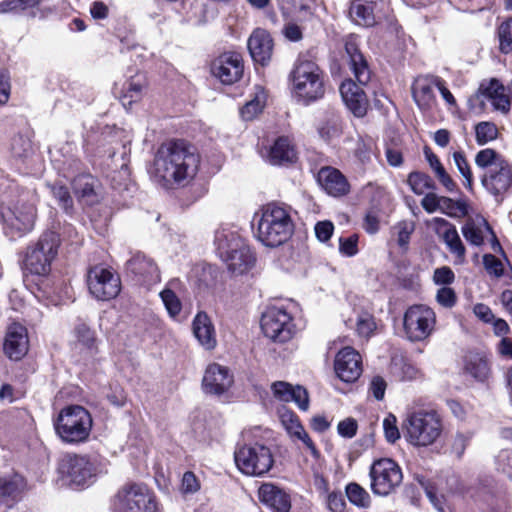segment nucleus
<instances>
[{
	"mask_svg": "<svg viewBox=\"0 0 512 512\" xmlns=\"http://www.w3.org/2000/svg\"><path fill=\"white\" fill-rule=\"evenodd\" d=\"M282 422L288 433L295 438H299L306 431L294 414L283 415Z\"/></svg>",
	"mask_w": 512,
	"mask_h": 512,
	"instance_id": "56",
	"label": "nucleus"
},
{
	"mask_svg": "<svg viewBox=\"0 0 512 512\" xmlns=\"http://www.w3.org/2000/svg\"><path fill=\"white\" fill-rule=\"evenodd\" d=\"M395 377L401 381H412L416 380L421 376V373L417 367L411 363L403 362L400 365L395 364L394 371Z\"/></svg>",
	"mask_w": 512,
	"mask_h": 512,
	"instance_id": "51",
	"label": "nucleus"
},
{
	"mask_svg": "<svg viewBox=\"0 0 512 512\" xmlns=\"http://www.w3.org/2000/svg\"><path fill=\"white\" fill-rule=\"evenodd\" d=\"M357 429V421L351 417L340 421L337 425V432L343 438H353L357 433Z\"/></svg>",
	"mask_w": 512,
	"mask_h": 512,
	"instance_id": "59",
	"label": "nucleus"
},
{
	"mask_svg": "<svg viewBox=\"0 0 512 512\" xmlns=\"http://www.w3.org/2000/svg\"><path fill=\"white\" fill-rule=\"evenodd\" d=\"M463 370L475 380L484 382L490 375V364L484 354L469 352L464 357Z\"/></svg>",
	"mask_w": 512,
	"mask_h": 512,
	"instance_id": "34",
	"label": "nucleus"
},
{
	"mask_svg": "<svg viewBox=\"0 0 512 512\" xmlns=\"http://www.w3.org/2000/svg\"><path fill=\"white\" fill-rule=\"evenodd\" d=\"M147 86L145 74L138 72L131 76L123 86L121 102L123 106H131L142 99Z\"/></svg>",
	"mask_w": 512,
	"mask_h": 512,
	"instance_id": "36",
	"label": "nucleus"
},
{
	"mask_svg": "<svg viewBox=\"0 0 512 512\" xmlns=\"http://www.w3.org/2000/svg\"><path fill=\"white\" fill-rule=\"evenodd\" d=\"M200 489V483L193 472H185L181 481V491L185 494L195 493Z\"/></svg>",
	"mask_w": 512,
	"mask_h": 512,
	"instance_id": "63",
	"label": "nucleus"
},
{
	"mask_svg": "<svg viewBox=\"0 0 512 512\" xmlns=\"http://www.w3.org/2000/svg\"><path fill=\"white\" fill-rule=\"evenodd\" d=\"M425 493L433 507L438 512H449V507L446 504L443 495H438L433 487H426Z\"/></svg>",
	"mask_w": 512,
	"mask_h": 512,
	"instance_id": "61",
	"label": "nucleus"
},
{
	"mask_svg": "<svg viewBox=\"0 0 512 512\" xmlns=\"http://www.w3.org/2000/svg\"><path fill=\"white\" fill-rule=\"evenodd\" d=\"M93 421L87 409L69 405L60 410L54 421L56 434L68 444L81 443L88 439Z\"/></svg>",
	"mask_w": 512,
	"mask_h": 512,
	"instance_id": "8",
	"label": "nucleus"
},
{
	"mask_svg": "<svg viewBox=\"0 0 512 512\" xmlns=\"http://www.w3.org/2000/svg\"><path fill=\"white\" fill-rule=\"evenodd\" d=\"M497 469L512 479V449H503L496 456Z\"/></svg>",
	"mask_w": 512,
	"mask_h": 512,
	"instance_id": "55",
	"label": "nucleus"
},
{
	"mask_svg": "<svg viewBox=\"0 0 512 512\" xmlns=\"http://www.w3.org/2000/svg\"><path fill=\"white\" fill-rule=\"evenodd\" d=\"M27 490L26 479L18 474L11 473L0 477V506L12 508L18 503Z\"/></svg>",
	"mask_w": 512,
	"mask_h": 512,
	"instance_id": "22",
	"label": "nucleus"
},
{
	"mask_svg": "<svg viewBox=\"0 0 512 512\" xmlns=\"http://www.w3.org/2000/svg\"><path fill=\"white\" fill-rule=\"evenodd\" d=\"M453 160L454 163L463 177V185L469 190L472 191L473 189V174L471 171V167L464 156L463 152L456 151L453 153Z\"/></svg>",
	"mask_w": 512,
	"mask_h": 512,
	"instance_id": "47",
	"label": "nucleus"
},
{
	"mask_svg": "<svg viewBox=\"0 0 512 512\" xmlns=\"http://www.w3.org/2000/svg\"><path fill=\"white\" fill-rule=\"evenodd\" d=\"M154 494L142 483L124 485L116 495L114 512H156Z\"/></svg>",
	"mask_w": 512,
	"mask_h": 512,
	"instance_id": "11",
	"label": "nucleus"
},
{
	"mask_svg": "<svg viewBox=\"0 0 512 512\" xmlns=\"http://www.w3.org/2000/svg\"><path fill=\"white\" fill-rule=\"evenodd\" d=\"M481 183L494 196L504 194L512 185V165L507 160L497 163V166L486 170Z\"/></svg>",
	"mask_w": 512,
	"mask_h": 512,
	"instance_id": "21",
	"label": "nucleus"
},
{
	"mask_svg": "<svg viewBox=\"0 0 512 512\" xmlns=\"http://www.w3.org/2000/svg\"><path fill=\"white\" fill-rule=\"evenodd\" d=\"M383 431L387 442L395 443L400 439V431L397 426V418L393 414H388L383 420Z\"/></svg>",
	"mask_w": 512,
	"mask_h": 512,
	"instance_id": "53",
	"label": "nucleus"
},
{
	"mask_svg": "<svg viewBox=\"0 0 512 512\" xmlns=\"http://www.w3.org/2000/svg\"><path fill=\"white\" fill-rule=\"evenodd\" d=\"M394 229L396 230L398 245L406 249L410 241V236L415 229V224L412 221L404 220L399 222Z\"/></svg>",
	"mask_w": 512,
	"mask_h": 512,
	"instance_id": "52",
	"label": "nucleus"
},
{
	"mask_svg": "<svg viewBox=\"0 0 512 512\" xmlns=\"http://www.w3.org/2000/svg\"><path fill=\"white\" fill-rule=\"evenodd\" d=\"M126 269L142 285L151 286L161 280L156 263L141 252H136L131 256L126 263Z\"/></svg>",
	"mask_w": 512,
	"mask_h": 512,
	"instance_id": "19",
	"label": "nucleus"
},
{
	"mask_svg": "<svg viewBox=\"0 0 512 512\" xmlns=\"http://www.w3.org/2000/svg\"><path fill=\"white\" fill-rule=\"evenodd\" d=\"M483 264L490 275L501 277L504 273L503 263L492 254L484 255Z\"/></svg>",
	"mask_w": 512,
	"mask_h": 512,
	"instance_id": "57",
	"label": "nucleus"
},
{
	"mask_svg": "<svg viewBox=\"0 0 512 512\" xmlns=\"http://www.w3.org/2000/svg\"><path fill=\"white\" fill-rule=\"evenodd\" d=\"M355 329L360 337H370L376 329L373 316L366 312L358 314L355 321Z\"/></svg>",
	"mask_w": 512,
	"mask_h": 512,
	"instance_id": "48",
	"label": "nucleus"
},
{
	"mask_svg": "<svg viewBox=\"0 0 512 512\" xmlns=\"http://www.w3.org/2000/svg\"><path fill=\"white\" fill-rule=\"evenodd\" d=\"M435 234L446 244L449 252L455 256V262L463 264L466 260V249L460 239L456 227L441 217H434L429 221Z\"/></svg>",
	"mask_w": 512,
	"mask_h": 512,
	"instance_id": "16",
	"label": "nucleus"
},
{
	"mask_svg": "<svg viewBox=\"0 0 512 512\" xmlns=\"http://www.w3.org/2000/svg\"><path fill=\"white\" fill-rule=\"evenodd\" d=\"M2 217L5 234L14 239L32 230L36 218V208L30 203L17 204L5 211Z\"/></svg>",
	"mask_w": 512,
	"mask_h": 512,
	"instance_id": "15",
	"label": "nucleus"
},
{
	"mask_svg": "<svg viewBox=\"0 0 512 512\" xmlns=\"http://www.w3.org/2000/svg\"><path fill=\"white\" fill-rule=\"evenodd\" d=\"M346 496L351 504L359 508H367L371 503L369 493L358 483L351 482L345 488Z\"/></svg>",
	"mask_w": 512,
	"mask_h": 512,
	"instance_id": "42",
	"label": "nucleus"
},
{
	"mask_svg": "<svg viewBox=\"0 0 512 512\" xmlns=\"http://www.w3.org/2000/svg\"><path fill=\"white\" fill-rule=\"evenodd\" d=\"M29 340L26 328L19 323L8 326L3 350L11 360H20L28 352Z\"/></svg>",
	"mask_w": 512,
	"mask_h": 512,
	"instance_id": "23",
	"label": "nucleus"
},
{
	"mask_svg": "<svg viewBox=\"0 0 512 512\" xmlns=\"http://www.w3.org/2000/svg\"><path fill=\"white\" fill-rule=\"evenodd\" d=\"M87 285L91 295L101 301L115 298L121 290L119 275L112 269L100 265L88 270Z\"/></svg>",
	"mask_w": 512,
	"mask_h": 512,
	"instance_id": "14",
	"label": "nucleus"
},
{
	"mask_svg": "<svg viewBox=\"0 0 512 512\" xmlns=\"http://www.w3.org/2000/svg\"><path fill=\"white\" fill-rule=\"evenodd\" d=\"M57 471L63 485L83 488L95 481L101 469L95 457L67 453L59 460Z\"/></svg>",
	"mask_w": 512,
	"mask_h": 512,
	"instance_id": "6",
	"label": "nucleus"
},
{
	"mask_svg": "<svg viewBox=\"0 0 512 512\" xmlns=\"http://www.w3.org/2000/svg\"><path fill=\"white\" fill-rule=\"evenodd\" d=\"M214 242L219 257L233 274H244L253 267L255 257L245 240L236 231L227 228L218 230Z\"/></svg>",
	"mask_w": 512,
	"mask_h": 512,
	"instance_id": "4",
	"label": "nucleus"
},
{
	"mask_svg": "<svg viewBox=\"0 0 512 512\" xmlns=\"http://www.w3.org/2000/svg\"><path fill=\"white\" fill-rule=\"evenodd\" d=\"M252 59L262 65L266 64L273 51V41L270 34L264 29H255L247 42Z\"/></svg>",
	"mask_w": 512,
	"mask_h": 512,
	"instance_id": "27",
	"label": "nucleus"
},
{
	"mask_svg": "<svg viewBox=\"0 0 512 512\" xmlns=\"http://www.w3.org/2000/svg\"><path fill=\"white\" fill-rule=\"evenodd\" d=\"M261 328L266 337L274 342L285 343L295 333L293 317L283 306H270L262 314Z\"/></svg>",
	"mask_w": 512,
	"mask_h": 512,
	"instance_id": "13",
	"label": "nucleus"
},
{
	"mask_svg": "<svg viewBox=\"0 0 512 512\" xmlns=\"http://www.w3.org/2000/svg\"><path fill=\"white\" fill-rule=\"evenodd\" d=\"M499 47L501 52H512V18L504 21L498 28Z\"/></svg>",
	"mask_w": 512,
	"mask_h": 512,
	"instance_id": "49",
	"label": "nucleus"
},
{
	"mask_svg": "<svg viewBox=\"0 0 512 512\" xmlns=\"http://www.w3.org/2000/svg\"><path fill=\"white\" fill-rule=\"evenodd\" d=\"M334 371L345 383H354L362 374L361 355L352 347H344L335 356Z\"/></svg>",
	"mask_w": 512,
	"mask_h": 512,
	"instance_id": "17",
	"label": "nucleus"
},
{
	"mask_svg": "<svg viewBox=\"0 0 512 512\" xmlns=\"http://www.w3.org/2000/svg\"><path fill=\"white\" fill-rule=\"evenodd\" d=\"M340 94L346 107L356 117L365 116L368 108V100L361 87L352 80H346L340 86Z\"/></svg>",
	"mask_w": 512,
	"mask_h": 512,
	"instance_id": "26",
	"label": "nucleus"
},
{
	"mask_svg": "<svg viewBox=\"0 0 512 512\" xmlns=\"http://www.w3.org/2000/svg\"><path fill=\"white\" fill-rule=\"evenodd\" d=\"M291 92L298 102L308 105L324 95L323 71L311 60L299 59L290 73Z\"/></svg>",
	"mask_w": 512,
	"mask_h": 512,
	"instance_id": "5",
	"label": "nucleus"
},
{
	"mask_svg": "<svg viewBox=\"0 0 512 512\" xmlns=\"http://www.w3.org/2000/svg\"><path fill=\"white\" fill-rule=\"evenodd\" d=\"M505 160L502 155L490 148L480 150L475 156L476 165L486 170H490L492 167L497 166V163Z\"/></svg>",
	"mask_w": 512,
	"mask_h": 512,
	"instance_id": "44",
	"label": "nucleus"
},
{
	"mask_svg": "<svg viewBox=\"0 0 512 512\" xmlns=\"http://www.w3.org/2000/svg\"><path fill=\"white\" fill-rule=\"evenodd\" d=\"M370 488L375 495L388 496L403 481V473L399 464L391 458H380L370 466Z\"/></svg>",
	"mask_w": 512,
	"mask_h": 512,
	"instance_id": "10",
	"label": "nucleus"
},
{
	"mask_svg": "<svg viewBox=\"0 0 512 512\" xmlns=\"http://www.w3.org/2000/svg\"><path fill=\"white\" fill-rule=\"evenodd\" d=\"M321 188L333 197H341L349 193L350 185L346 177L336 168L325 166L317 174Z\"/></svg>",
	"mask_w": 512,
	"mask_h": 512,
	"instance_id": "25",
	"label": "nucleus"
},
{
	"mask_svg": "<svg viewBox=\"0 0 512 512\" xmlns=\"http://www.w3.org/2000/svg\"><path fill=\"white\" fill-rule=\"evenodd\" d=\"M349 15L351 20L359 26L372 27L376 24L372 2L353 0L350 4Z\"/></svg>",
	"mask_w": 512,
	"mask_h": 512,
	"instance_id": "38",
	"label": "nucleus"
},
{
	"mask_svg": "<svg viewBox=\"0 0 512 512\" xmlns=\"http://www.w3.org/2000/svg\"><path fill=\"white\" fill-rule=\"evenodd\" d=\"M258 498L271 512H289L291 509L290 496L273 483L261 484L258 489Z\"/></svg>",
	"mask_w": 512,
	"mask_h": 512,
	"instance_id": "24",
	"label": "nucleus"
},
{
	"mask_svg": "<svg viewBox=\"0 0 512 512\" xmlns=\"http://www.w3.org/2000/svg\"><path fill=\"white\" fill-rule=\"evenodd\" d=\"M266 102V94L262 87H256L253 98L245 103L240 110L243 120L250 121L260 114Z\"/></svg>",
	"mask_w": 512,
	"mask_h": 512,
	"instance_id": "39",
	"label": "nucleus"
},
{
	"mask_svg": "<svg viewBox=\"0 0 512 512\" xmlns=\"http://www.w3.org/2000/svg\"><path fill=\"white\" fill-rule=\"evenodd\" d=\"M479 94L484 99L490 101L493 108L502 113L510 110L511 102L507 89L496 79L483 82L479 88Z\"/></svg>",
	"mask_w": 512,
	"mask_h": 512,
	"instance_id": "29",
	"label": "nucleus"
},
{
	"mask_svg": "<svg viewBox=\"0 0 512 512\" xmlns=\"http://www.w3.org/2000/svg\"><path fill=\"white\" fill-rule=\"evenodd\" d=\"M339 252L346 257L355 256L358 253V235L353 234L348 237H340Z\"/></svg>",
	"mask_w": 512,
	"mask_h": 512,
	"instance_id": "54",
	"label": "nucleus"
},
{
	"mask_svg": "<svg viewBox=\"0 0 512 512\" xmlns=\"http://www.w3.org/2000/svg\"><path fill=\"white\" fill-rule=\"evenodd\" d=\"M441 197L433 192L425 194L421 200L422 208L429 214L440 211Z\"/></svg>",
	"mask_w": 512,
	"mask_h": 512,
	"instance_id": "62",
	"label": "nucleus"
},
{
	"mask_svg": "<svg viewBox=\"0 0 512 512\" xmlns=\"http://www.w3.org/2000/svg\"><path fill=\"white\" fill-rule=\"evenodd\" d=\"M407 184L410 189L417 195H423L427 190L435 189V183L432 178L419 171L411 172L407 178Z\"/></svg>",
	"mask_w": 512,
	"mask_h": 512,
	"instance_id": "41",
	"label": "nucleus"
},
{
	"mask_svg": "<svg viewBox=\"0 0 512 512\" xmlns=\"http://www.w3.org/2000/svg\"><path fill=\"white\" fill-rule=\"evenodd\" d=\"M402 431L405 439L412 446L428 447L440 438L443 421L437 411L419 409L407 413L402 423Z\"/></svg>",
	"mask_w": 512,
	"mask_h": 512,
	"instance_id": "3",
	"label": "nucleus"
},
{
	"mask_svg": "<svg viewBox=\"0 0 512 512\" xmlns=\"http://www.w3.org/2000/svg\"><path fill=\"white\" fill-rule=\"evenodd\" d=\"M498 136V129L492 122L483 121L475 126L476 142L479 145H485L495 140Z\"/></svg>",
	"mask_w": 512,
	"mask_h": 512,
	"instance_id": "45",
	"label": "nucleus"
},
{
	"mask_svg": "<svg viewBox=\"0 0 512 512\" xmlns=\"http://www.w3.org/2000/svg\"><path fill=\"white\" fill-rule=\"evenodd\" d=\"M72 187L78 201L92 206L99 201L98 181L90 174H81L74 178Z\"/></svg>",
	"mask_w": 512,
	"mask_h": 512,
	"instance_id": "31",
	"label": "nucleus"
},
{
	"mask_svg": "<svg viewBox=\"0 0 512 512\" xmlns=\"http://www.w3.org/2000/svg\"><path fill=\"white\" fill-rule=\"evenodd\" d=\"M440 212L452 218H461L467 214V206L463 201H455L449 197L442 196Z\"/></svg>",
	"mask_w": 512,
	"mask_h": 512,
	"instance_id": "43",
	"label": "nucleus"
},
{
	"mask_svg": "<svg viewBox=\"0 0 512 512\" xmlns=\"http://www.w3.org/2000/svg\"><path fill=\"white\" fill-rule=\"evenodd\" d=\"M274 397L281 402H294L299 409L309 408L308 392L302 386H292L284 381L274 382L271 386Z\"/></svg>",
	"mask_w": 512,
	"mask_h": 512,
	"instance_id": "28",
	"label": "nucleus"
},
{
	"mask_svg": "<svg viewBox=\"0 0 512 512\" xmlns=\"http://www.w3.org/2000/svg\"><path fill=\"white\" fill-rule=\"evenodd\" d=\"M51 193L62 209L66 212H69L72 209L73 200L66 186L54 184L51 186Z\"/></svg>",
	"mask_w": 512,
	"mask_h": 512,
	"instance_id": "50",
	"label": "nucleus"
},
{
	"mask_svg": "<svg viewBox=\"0 0 512 512\" xmlns=\"http://www.w3.org/2000/svg\"><path fill=\"white\" fill-rule=\"evenodd\" d=\"M200 157L194 147L183 140L170 141L160 146L154 158L151 176L165 188L186 185L196 176Z\"/></svg>",
	"mask_w": 512,
	"mask_h": 512,
	"instance_id": "1",
	"label": "nucleus"
},
{
	"mask_svg": "<svg viewBox=\"0 0 512 512\" xmlns=\"http://www.w3.org/2000/svg\"><path fill=\"white\" fill-rule=\"evenodd\" d=\"M212 74L223 84H233L243 74V61L239 53L227 52L216 58L211 66Z\"/></svg>",
	"mask_w": 512,
	"mask_h": 512,
	"instance_id": "18",
	"label": "nucleus"
},
{
	"mask_svg": "<svg viewBox=\"0 0 512 512\" xmlns=\"http://www.w3.org/2000/svg\"><path fill=\"white\" fill-rule=\"evenodd\" d=\"M60 246V236L54 231L44 232L38 241L27 247L22 261L25 275L46 276L51 271Z\"/></svg>",
	"mask_w": 512,
	"mask_h": 512,
	"instance_id": "7",
	"label": "nucleus"
},
{
	"mask_svg": "<svg viewBox=\"0 0 512 512\" xmlns=\"http://www.w3.org/2000/svg\"><path fill=\"white\" fill-rule=\"evenodd\" d=\"M461 230L464 238L475 246L483 244L485 233H492L491 227L485 220L478 224L475 222H467Z\"/></svg>",
	"mask_w": 512,
	"mask_h": 512,
	"instance_id": "40",
	"label": "nucleus"
},
{
	"mask_svg": "<svg viewBox=\"0 0 512 512\" xmlns=\"http://www.w3.org/2000/svg\"><path fill=\"white\" fill-rule=\"evenodd\" d=\"M455 280V274L452 269L448 266H442L437 268L433 274V281L437 285L447 286L452 284Z\"/></svg>",
	"mask_w": 512,
	"mask_h": 512,
	"instance_id": "60",
	"label": "nucleus"
},
{
	"mask_svg": "<svg viewBox=\"0 0 512 512\" xmlns=\"http://www.w3.org/2000/svg\"><path fill=\"white\" fill-rule=\"evenodd\" d=\"M345 500L341 492L327 494V507L331 512H344Z\"/></svg>",
	"mask_w": 512,
	"mask_h": 512,
	"instance_id": "64",
	"label": "nucleus"
},
{
	"mask_svg": "<svg viewBox=\"0 0 512 512\" xmlns=\"http://www.w3.org/2000/svg\"><path fill=\"white\" fill-rule=\"evenodd\" d=\"M435 77H418L412 86V95L421 109H429L435 102Z\"/></svg>",
	"mask_w": 512,
	"mask_h": 512,
	"instance_id": "35",
	"label": "nucleus"
},
{
	"mask_svg": "<svg viewBox=\"0 0 512 512\" xmlns=\"http://www.w3.org/2000/svg\"><path fill=\"white\" fill-rule=\"evenodd\" d=\"M192 327L194 336L205 349L211 350L216 347L215 329L211 319L205 312H198L196 314Z\"/></svg>",
	"mask_w": 512,
	"mask_h": 512,
	"instance_id": "33",
	"label": "nucleus"
},
{
	"mask_svg": "<svg viewBox=\"0 0 512 512\" xmlns=\"http://www.w3.org/2000/svg\"><path fill=\"white\" fill-rule=\"evenodd\" d=\"M296 160V148L288 137L277 138L267 150L266 161L271 165H287Z\"/></svg>",
	"mask_w": 512,
	"mask_h": 512,
	"instance_id": "30",
	"label": "nucleus"
},
{
	"mask_svg": "<svg viewBox=\"0 0 512 512\" xmlns=\"http://www.w3.org/2000/svg\"><path fill=\"white\" fill-rule=\"evenodd\" d=\"M256 239L266 247H278L287 242L294 232V222L288 207L269 203L255 215Z\"/></svg>",
	"mask_w": 512,
	"mask_h": 512,
	"instance_id": "2",
	"label": "nucleus"
},
{
	"mask_svg": "<svg viewBox=\"0 0 512 512\" xmlns=\"http://www.w3.org/2000/svg\"><path fill=\"white\" fill-rule=\"evenodd\" d=\"M436 300L441 306L451 308L455 305L457 296L452 288L443 286L437 291Z\"/></svg>",
	"mask_w": 512,
	"mask_h": 512,
	"instance_id": "58",
	"label": "nucleus"
},
{
	"mask_svg": "<svg viewBox=\"0 0 512 512\" xmlns=\"http://www.w3.org/2000/svg\"><path fill=\"white\" fill-rule=\"evenodd\" d=\"M234 459L237 468L248 476H263L274 464L270 448L258 442L239 444Z\"/></svg>",
	"mask_w": 512,
	"mask_h": 512,
	"instance_id": "9",
	"label": "nucleus"
},
{
	"mask_svg": "<svg viewBox=\"0 0 512 512\" xmlns=\"http://www.w3.org/2000/svg\"><path fill=\"white\" fill-rule=\"evenodd\" d=\"M345 51L349 57V65L356 80L359 84L366 85L370 81L371 72L353 39H348L345 42Z\"/></svg>",
	"mask_w": 512,
	"mask_h": 512,
	"instance_id": "32",
	"label": "nucleus"
},
{
	"mask_svg": "<svg viewBox=\"0 0 512 512\" xmlns=\"http://www.w3.org/2000/svg\"><path fill=\"white\" fill-rule=\"evenodd\" d=\"M73 348L80 353L93 355L96 350V337L93 330L85 323H80L74 328Z\"/></svg>",
	"mask_w": 512,
	"mask_h": 512,
	"instance_id": "37",
	"label": "nucleus"
},
{
	"mask_svg": "<svg viewBox=\"0 0 512 512\" xmlns=\"http://www.w3.org/2000/svg\"><path fill=\"white\" fill-rule=\"evenodd\" d=\"M436 314L432 308L418 304L410 306L403 317V331L411 342H422L433 333Z\"/></svg>",
	"mask_w": 512,
	"mask_h": 512,
	"instance_id": "12",
	"label": "nucleus"
},
{
	"mask_svg": "<svg viewBox=\"0 0 512 512\" xmlns=\"http://www.w3.org/2000/svg\"><path fill=\"white\" fill-rule=\"evenodd\" d=\"M160 298L169 314V316L175 319L182 310V303L175 292L167 287L160 292Z\"/></svg>",
	"mask_w": 512,
	"mask_h": 512,
	"instance_id": "46",
	"label": "nucleus"
},
{
	"mask_svg": "<svg viewBox=\"0 0 512 512\" xmlns=\"http://www.w3.org/2000/svg\"><path fill=\"white\" fill-rule=\"evenodd\" d=\"M234 382L229 368L218 363L209 364L204 372L202 388L206 394L222 395Z\"/></svg>",
	"mask_w": 512,
	"mask_h": 512,
	"instance_id": "20",
	"label": "nucleus"
}]
</instances>
